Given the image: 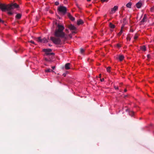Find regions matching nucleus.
<instances>
[{
    "mask_svg": "<svg viewBox=\"0 0 154 154\" xmlns=\"http://www.w3.org/2000/svg\"><path fill=\"white\" fill-rule=\"evenodd\" d=\"M55 24L57 26L54 33L55 37H51L50 39L55 44L59 45L61 43V38H63L64 40H65L67 39V37L65 33L63 32V30L64 29V26L57 23V22L55 23Z\"/></svg>",
    "mask_w": 154,
    "mask_h": 154,
    "instance_id": "obj_1",
    "label": "nucleus"
},
{
    "mask_svg": "<svg viewBox=\"0 0 154 154\" xmlns=\"http://www.w3.org/2000/svg\"><path fill=\"white\" fill-rule=\"evenodd\" d=\"M19 6L16 3L6 5L5 4L0 3V9L2 11H6L7 10L13 9L15 8H18Z\"/></svg>",
    "mask_w": 154,
    "mask_h": 154,
    "instance_id": "obj_2",
    "label": "nucleus"
},
{
    "mask_svg": "<svg viewBox=\"0 0 154 154\" xmlns=\"http://www.w3.org/2000/svg\"><path fill=\"white\" fill-rule=\"evenodd\" d=\"M59 13L62 14L63 15H64L66 12L67 8L64 6H60L58 8Z\"/></svg>",
    "mask_w": 154,
    "mask_h": 154,
    "instance_id": "obj_3",
    "label": "nucleus"
},
{
    "mask_svg": "<svg viewBox=\"0 0 154 154\" xmlns=\"http://www.w3.org/2000/svg\"><path fill=\"white\" fill-rule=\"evenodd\" d=\"M51 49H44L43 51L45 53V55L47 56H50L51 55H54V54L53 53H50L52 51Z\"/></svg>",
    "mask_w": 154,
    "mask_h": 154,
    "instance_id": "obj_4",
    "label": "nucleus"
},
{
    "mask_svg": "<svg viewBox=\"0 0 154 154\" xmlns=\"http://www.w3.org/2000/svg\"><path fill=\"white\" fill-rule=\"evenodd\" d=\"M37 41L40 42H43L44 43L47 42L48 41L46 38H44L42 39L41 37H38L37 38Z\"/></svg>",
    "mask_w": 154,
    "mask_h": 154,
    "instance_id": "obj_5",
    "label": "nucleus"
},
{
    "mask_svg": "<svg viewBox=\"0 0 154 154\" xmlns=\"http://www.w3.org/2000/svg\"><path fill=\"white\" fill-rule=\"evenodd\" d=\"M54 55H51L50 56H47V57H45V60L47 62H51L53 60V57Z\"/></svg>",
    "mask_w": 154,
    "mask_h": 154,
    "instance_id": "obj_6",
    "label": "nucleus"
},
{
    "mask_svg": "<svg viewBox=\"0 0 154 154\" xmlns=\"http://www.w3.org/2000/svg\"><path fill=\"white\" fill-rule=\"evenodd\" d=\"M118 6H115L113 8H111V11L110 14H112L115 13L116 11L118 10Z\"/></svg>",
    "mask_w": 154,
    "mask_h": 154,
    "instance_id": "obj_7",
    "label": "nucleus"
},
{
    "mask_svg": "<svg viewBox=\"0 0 154 154\" xmlns=\"http://www.w3.org/2000/svg\"><path fill=\"white\" fill-rule=\"evenodd\" d=\"M67 16L69 18V19L72 21H73L75 20V18L73 17L69 13H68Z\"/></svg>",
    "mask_w": 154,
    "mask_h": 154,
    "instance_id": "obj_8",
    "label": "nucleus"
},
{
    "mask_svg": "<svg viewBox=\"0 0 154 154\" xmlns=\"http://www.w3.org/2000/svg\"><path fill=\"white\" fill-rule=\"evenodd\" d=\"M68 28L71 30H74L76 29V28L75 27V26L72 24H70L69 25Z\"/></svg>",
    "mask_w": 154,
    "mask_h": 154,
    "instance_id": "obj_9",
    "label": "nucleus"
},
{
    "mask_svg": "<svg viewBox=\"0 0 154 154\" xmlns=\"http://www.w3.org/2000/svg\"><path fill=\"white\" fill-rule=\"evenodd\" d=\"M142 5V3L141 2H139L136 4V6L138 8H140Z\"/></svg>",
    "mask_w": 154,
    "mask_h": 154,
    "instance_id": "obj_10",
    "label": "nucleus"
},
{
    "mask_svg": "<svg viewBox=\"0 0 154 154\" xmlns=\"http://www.w3.org/2000/svg\"><path fill=\"white\" fill-rule=\"evenodd\" d=\"M70 64L69 63H66L65 64V68L66 69H69L70 68Z\"/></svg>",
    "mask_w": 154,
    "mask_h": 154,
    "instance_id": "obj_11",
    "label": "nucleus"
},
{
    "mask_svg": "<svg viewBox=\"0 0 154 154\" xmlns=\"http://www.w3.org/2000/svg\"><path fill=\"white\" fill-rule=\"evenodd\" d=\"M146 18H147L146 14H145L144 15L143 17V19H142V20H141V22H144L146 21Z\"/></svg>",
    "mask_w": 154,
    "mask_h": 154,
    "instance_id": "obj_12",
    "label": "nucleus"
},
{
    "mask_svg": "<svg viewBox=\"0 0 154 154\" xmlns=\"http://www.w3.org/2000/svg\"><path fill=\"white\" fill-rule=\"evenodd\" d=\"M126 111H128L129 112V115L131 116H132L134 115V112L132 111H130L128 109H127L126 110Z\"/></svg>",
    "mask_w": 154,
    "mask_h": 154,
    "instance_id": "obj_13",
    "label": "nucleus"
},
{
    "mask_svg": "<svg viewBox=\"0 0 154 154\" xmlns=\"http://www.w3.org/2000/svg\"><path fill=\"white\" fill-rule=\"evenodd\" d=\"M109 27L112 29H113L115 28V26L111 23H110L109 24Z\"/></svg>",
    "mask_w": 154,
    "mask_h": 154,
    "instance_id": "obj_14",
    "label": "nucleus"
},
{
    "mask_svg": "<svg viewBox=\"0 0 154 154\" xmlns=\"http://www.w3.org/2000/svg\"><path fill=\"white\" fill-rule=\"evenodd\" d=\"M124 58V56L122 55H120L119 56L118 59L120 61H122Z\"/></svg>",
    "mask_w": 154,
    "mask_h": 154,
    "instance_id": "obj_15",
    "label": "nucleus"
},
{
    "mask_svg": "<svg viewBox=\"0 0 154 154\" xmlns=\"http://www.w3.org/2000/svg\"><path fill=\"white\" fill-rule=\"evenodd\" d=\"M83 23V21L81 19L78 20L77 24L78 25L82 24Z\"/></svg>",
    "mask_w": 154,
    "mask_h": 154,
    "instance_id": "obj_16",
    "label": "nucleus"
},
{
    "mask_svg": "<svg viewBox=\"0 0 154 154\" xmlns=\"http://www.w3.org/2000/svg\"><path fill=\"white\" fill-rule=\"evenodd\" d=\"M131 5L132 3L131 2H129L127 4L126 6L127 8H131Z\"/></svg>",
    "mask_w": 154,
    "mask_h": 154,
    "instance_id": "obj_17",
    "label": "nucleus"
},
{
    "mask_svg": "<svg viewBox=\"0 0 154 154\" xmlns=\"http://www.w3.org/2000/svg\"><path fill=\"white\" fill-rule=\"evenodd\" d=\"M21 17V15L20 14H18L16 16V18L18 19H20Z\"/></svg>",
    "mask_w": 154,
    "mask_h": 154,
    "instance_id": "obj_18",
    "label": "nucleus"
},
{
    "mask_svg": "<svg viewBox=\"0 0 154 154\" xmlns=\"http://www.w3.org/2000/svg\"><path fill=\"white\" fill-rule=\"evenodd\" d=\"M12 10L13 9L11 10H7V11H8V14L10 15H11L13 14V12L12 11Z\"/></svg>",
    "mask_w": 154,
    "mask_h": 154,
    "instance_id": "obj_19",
    "label": "nucleus"
},
{
    "mask_svg": "<svg viewBox=\"0 0 154 154\" xmlns=\"http://www.w3.org/2000/svg\"><path fill=\"white\" fill-rule=\"evenodd\" d=\"M45 71L46 72H54V71L52 70L50 68L47 69H45Z\"/></svg>",
    "mask_w": 154,
    "mask_h": 154,
    "instance_id": "obj_20",
    "label": "nucleus"
},
{
    "mask_svg": "<svg viewBox=\"0 0 154 154\" xmlns=\"http://www.w3.org/2000/svg\"><path fill=\"white\" fill-rule=\"evenodd\" d=\"M141 49L142 50L145 51L146 50V47L145 45H143L140 47Z\"/></svg>",
    "mask_w": 154,
    "mask_h": 154,
    "instance_id": "obj_21",
    "label": "nucleus"
},
{
    "mask_svg": "<svg viewBox=\"0 0 154 154\" xmlns=\"http://www.w3.org/2000/svg\"><path fill=\"white\" fill-rule=\"evenodd\" d=\"M122 28H123V27H122L121 28V30L120 32L118 34V35L119 36L122 33V32H123Z\"/></svg>",
    "mask_w": 154,
    "mask_h": 154,
    "instance_id": "obj_22",
    "label": "nucleus"
},
{
    "mask_svg": "<svg viewBox=\"0 0 154 154\" xmlns=\"http://www.w3.org/2000/svg\"><path fill=\"white\" fill-rule=\"evenodd\" d=\"M138 34L137 33H136L135 34V36L134 37V39L135 40H136V39H137L138 37Z\"/></svg>",
    "mask_w": 154,
    "mask_h": 154,
    "instance_id": "obj_23",
    "label": "nucleus"
},
{
    "mask_svg": "<svg viewBox=\"0 0 154 154\" xmlns=\"http://www.w3.org/2000/svg\"><path fill=\"white\" fill-rule=\"evenodd\" d=\"M110 69H111V67H108L106 68L107 71L108 72H110Z\"/></svg>",
    "mask_w": 154,
    "mask_h": 154,
    "instance_id": "obj_24",
    "label": "nucleus"
},
{
    "mask_svg": "<svg viewBox=\"0 0 154 154\" xmlns=\"http://www.w3.org/2000/svg\"><path fill=\"white\" fill-rule=\"evenodd\" d=\"M85 51L84 49L83 48H81L80 51L81 53H83Z\"/></svg>",
    "mask_w": 154,
    "mask_h": 154,
    "instance_id": "obj_25",
    "label": "nucleus"
},
{
    "mask_svg": "<svg viewBox=\"0 0 154 154\" xmlns=\"http://www.w3.org/2000/svg\"><path fill=\"white\" fill-rule=\"evenodd\" d=\"M109 0H100V1L102 2H107Z\"/></svg>",
    "mask_w": 154,
    "mask_h": 154,
    "instance_id": "obj_26",
    "label": "nucleus"
},
{
    "mask_svg": "<svg viewBox=\"0 0 154 154\" xmlns=\"http://www.w3.org/2000/svg\"><path fill=\"white\" fill-rule=\"evenodd\" d=\"M127 40L130 41L131 40V38L129 36H128L127 37Z\"/></svg>",
    "mask_w": 154,
    "mask_h": 154,
    "instance_id": "obj_27",
    "label": "nucleus"
},
{
    "mask_svg": "<svg viewBox=\"0 0 154 154\" xmlns=\"http://www.w3.org/2000/svg\"><path fill=\"white\" fill-rule=\"evenodd\" d=\"M29 42H30V43H32V44H35H35L34 42L33 41H32V40H31L30 41H29Z\"/></svg>",
    "mask_w": 154,
    "mask_h": 154,
    "instance_id": "obj_28",
    "label": "nucleus"
},
{
    "mask_svg": "<svg viewBox=\"0 0 154 154\" xmlns=\"http://www.w3.org/2000/svg\"><path fill=\"white\" fill-rule=\"evenodd\" d=\"M55 4L56 5H59V2H56L55 3Z\"/></svg>",
    "mask_w": 154,
    "mask_h": 154,
    "instance_id": "obj_29",
    "label": "nucleus"
},
{
    "mask_svg": "<svg viewBox=\"0 0 154 154\" xmlns=\"http://www.w3.org/2000/svg\"><path fill=\"white\" fill-rule=\"evenodd\" d=\"M0 22L2 23H4V21L3 20H2V19L0 18Z\"/></svg>",
    "mask_w": 154,
    "mask_h": 154,
    "instance_id": "obj_30",
    "label": "nucleus"
},
{
    "mask_svg": "<svg viewBox=\"0 0 154 154\" xmlns=\"http://www.w3.org/2000/svg\"><path fill=\"white\" fill-rule=\"evenodd\" d=\"M117 46L118 48H120L121 47V45L119 44H117Z\"/></svg>",
    "mask_w": 154,
    "mask_h": 154,
    "instance_id": "obj_31",
    "label": "nucleus"
},
{
    "mask_svg": "<svg viewBox=\"0 0 154 154\" xmlns=\"http://www.w3.org/2000/svg\"><path fill=\"white\" fill-rule=\"evenodd\" d=\"M100 80L101 82H103L104 81V79L103 78L101 79Z\"/></svg>",
    "mask_w": 154,
    "mask_h": 154,
    "instance_id": "obj_32",
    "label": "nucleus"
},
{
    "mask_svg": "<svg viewBox=\"0 0 154 154\" xmlns=\"http://www.w3.org/2000/svg\"><path fill=\"white\" fill-rule=\"evenodd\" d=\"M69 37L70 38H72V35L71 34H70L69 35Z\"/></svg>",
    "mask_w": 154,
    "mask_h": 154,
    "instance_id": "obj_33",
    "label": "nucleus"
},
{
    "mask_svg": "<svg viewBox=\"0 0 154 154\" xmlns=\"http://www.w3.org/2000/svg\"><path fill=\"white\" fill-rule=\"evenodd\" d=\"M55 68V66H53L52 67V68L53 69H54Z\"/></svg>",
    "mask_w": 154,
    "mask_h": 154,
    "instance_id": "obj_34",
    "label": "nucleus"
},
{
    "mask_svg": "<svg viewBox=\"0 0 154 154\" xmlns=\"http://www.w3.org/2000/svg\"><path fill=\"white\" fill-rule=\"evenodd\" d=\"M66 73H63V76L64 77L66 76Z\"/></svg>",
    "mask_w": 154,
    "mask_h": 154,
    "instance_id": "obj_35",
    "label": "nucleus"
},
{
    "mask_svg": "<svg viewBox=\"0 0 154 154\" xmlns=\"http://www.w3.org/2000/svg\"><path fill=\"white\" fill-rule=\"evenodd\" d=\"M115 88L116 89V90H117V89H118V87H115Z\"/></svg>",
    "mask_w": 154,
    "mask_h": 154,
    "instance_id": "obj_36",
    "label": "nucleus"
},
{
    "mask_svg": "<svg viewBox=\"0 0 154 154\" xmlns=\"http://www.w3.org/2000/svg\"><path fill=\"white\" fill-rule=\"evenodd\" d=\"M147 57H148V58H149V57H150V55H149V54L147 55Z\"/></svg>",
    "mask_w": 154,
    "mask_h": 154,
    "instance_id": "obj_37",
    "label": "nucleus"
},
{
    "mask_svg": "<svg viewBox=\"0 0 154 154\" xmlns=\"http://www.w3.org/2000/svg\"><path fill=\"white\" fill-rule=\"evenodd\" d=\"M101 74H100L99 75V77L100 78H101Z\"/></svg>",
    "mask_w": 154,
    "mask_h": 154,
    "instance_id": "obj_38",
    "label": "nucleus"
},
{
    "mask_svg": "<svg viewBox=\"0 0 154 154\" xmlns=\"http://www.w3.org/2000/svg\"><path fill=\"white\" fill-rule=\"evenodd\" d=\"M107 16H106V14H105L104 16V17L105 18Z\"/></svg>",
    "mask_w": 154,
    "mask_h": 154,
    "instance_id": "obj_39",
    "label": "nucleus"
},
{
    "mask_svg": "<svg viewBox=\"0 0 154 154\" xmlns=\"http://www.w3.org/2000/svg\"><path fill=\"white\" fill-rule=\"evenodd\" d=\"M124 91L125 92H126L127 91V90L126 89H125V90H124Z\"/></svg>",
    "mask_w": 154,
    "mask_h": 154,
    "instance_id": "obj_40",
    "label": "nucleus"
},
{
    "mask_svg": "<svg viewBox=\"0 0 154 154\" xmlns=\"http://www.w3.org/2000/svg\"><path fill=\"white\" fill-rule=\"evenodd\" d=\"M75 33V31L72 32V34H73V33Z\"/></svg>",
    "mask_w": 154,
    "mask_h": 154,
    "instance_id": "obj_41",
    "label": "nucleus"
},
{
    "mask_svg": "<svg viewBox=\"0 0 154 154\" xmlns=\"http://www.w3.org/2000/svg\"><path fill=\"white\" fill-rule=\"evenodd\" d=\"M66 32H68V29H66Z\"/></svg>",
    "mask_w": 154,
    "mask_h": 154,
    "instance_id": "obj_42",
    "label": "nucleus"
},
{
    "mask_svg": "<svg viewBox=\"0 0 154 154\" xmlns=\"http://www.w3.org/2000/svg\"><path fill=\"white\" fill-rule=\"evenodd\" d=\"M130 31L131 32H133V30H131Z\"/></svg>",
    "mask_w": 154,
    "mask_h": 154,
    "instance_id": "obj_43",
    "label": "nucleus"
},
{
    "mask_svg": "<svg viewBox=\"0 0 154 154\" xmlns=\"http://www.w3.org/2000/svg\"><path fill=\"white\" fill-rule=\"evenodd\" d=\"M91 0H87V1L88 2L90 1Z\"/></svg>",
    "mask_w": 154,
    "mask_h": 154,
    "instance_id": "obj_44",
    "label": "nucleus"
},
{
    "mask_svg": "<svg viewBox=\"0 0 154 154\" xmlns=\"http://www.w3.org/2000/svg\"><path fill=\"white\" fill-rule=\"evenodd\" d=\"M124 20H126V19L125 18H124Z\"/></svg>",
    "mask_w": 154,
    "mask_h": 154,
    "instance_id": "obj_45",
    "label": "nucleus"
},
{
    "mask_svg": "<svg viewBox=\"0 0 154 154\" xmlns=\"http://www.w3.org/2000/svg\"><path fill=\"white\" fill-rule=\"evenodd\" d=\"M111 31H113V30L112 29H111Z\"/></svg>",
    "mask_w": 154,
    "mask_h": 154,
    "instance_id": "obj_46",
    "label": "nucleus"
},
{
    "mask_svg": "<svg viewBox=\"0 0 154 154\" xmlns=\"http://www.w3.org/2000/svg\"><path fill=\"white\" fill-rule=\"evenodd\" d=\"M49 45V46H51L50 45Z\"/></svg>",
    "mask_w": 154,
    "mask_h": 154,
    "instance_id": "obj_47",
    "label": "nucleus"
}]
</instances>
